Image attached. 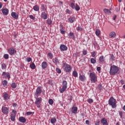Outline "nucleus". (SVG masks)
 I'll use <instances>...</instances> for the list:
<instances>
[{"label": "nucleus", "instance_id": "obj_1", "mask_svg": "<svg viewBox=\"0 0 125 125\" xmlns=\"http://www.w3.org/2000/svg\"><path fill=\"white\" fill-rule=\"evenodd\" d=\"M119 71V67L118 66L113 65L110 66L109 74L111 76H113L114 75H116L117 73Z\"/></svg>", "mask_w": 125, "mask_h": 125}, {"label": "nucleus", "instance_id": "obj_2", "mask_svg": "<svg viewBox=\"0 0 125 125\" xmlns=\"http://www.w3.org/2000/svg\"><path fill=\"white\" fill-rule=\"evenodd\" d=\"M89 78L92 83H97V76L94 72H91L89 73Z\"/></svg>", "mask_w": 125, "mask_h": 125}, {"label": "nucleus", "instance_id": "obj_3", "mask_svg": "<svg viewBox=\"0 0 125 125\" xmlns=\"http://www.w3.org/2000/svg\"><path fill=\"white\" fill-rule=\"evenodd\" d=\"M108 104L110 105L112 108H116L117 105L116 104V99L113 97H111L108 100Z\"/></svg>", "mask_w": 125, "mask_h": 125}, {"label": "nucleus", "instance_id": "obj_4", "mask_svg": "<svg viewBox=\"0 0 125 125\" xmlns=\"http://www.w3.org/2000/svg\"><path fill=\"white\" fill-rule=\"evenodd\" d=\"M62 68L63 69H64L65 72H70V71L72 70V67H71V65L65 62H63L62 64Z\"/></svg>", "mask_w": 125, "mask_h": 125}, {"label": "nucleus", "instance_id": "obj_5", "mask_svg": "<svg viewBox=\"0 0 125 125\" xmlns=\"http://www.w3.org/2000/svg\"><path fill=\"white\" fill-rule=\"evenodd\" d=\"M42 87L39 86L36 89V90L34 93V97H39L41 94H42Z\"/></svg>", "mask_w": 125, "mask_h": 125}, {"label": "nucleus", "instance_id": "obj_6", "mask_svg": "<svg viewBox=\"0 0 125 125\" xmlns=\"http://www.w3.org/2000/svg\"><path fill=\"white\" fill-rule=\"evenodd\" d=\"M36 99V101L35 102V105H36L37 108L41 107V103H42V99L41 97H34Z\"/></svg>", "mask_w": 125, "mask_h": 125}, {"label": "nucleus", "instance_id": "obj_7", "mask_svg": "<svg viewBox=\"0 0 125 125\" xmlns=\"http://www.w3.org/2000/svg\"><path fill=\"white\" fill-rule=\"evenodd\" d=\"M67 81H63L62 82V87L61 89H60V92L61 93H63L65 90L67 89Z\"/></svg>", "mask_w": 125, "mask_h": 125}, {"label": "nucleus", "instance_id": "obj_8", "mask_svg": "<svg viewBox=\"0 0 125 125\" xmlns=\"http://www.w3.org/2000/svg\"><path fill=\"white\" fill-rule=\"evenodd\" d=\"M1 110H2V112L4 115H7L8 114V113L9 112V108H8V107H5V106H2Z\"/></svg>", "mask_w": 125, "mask_h": 125}, {"label": "nucleus", "instance_id": "obj_9", "mask_svg": "<svg viewBox=\"0 0 125 125\" xmlns=\"http://www.w3.org/2000/svg\"><path fill=\"white\" fill-rule=\"evenodd\" d=\"M8 52L10 55H14V54H16V50L13 48H10L8 50Z\"/></svg>", "mask_w": 125, "mask_h": 125}, {"label": "nucleus", "instance_id": "obj_10", "mask_svg": "<svg viewBox=\"0 0 125 125\" xmlns=\"http://www.w3.org/2000/svg\"><path fill=\"white\" fill-rule=\"evenodd\" d=\"M116 36H117V34L114 31L111 32L108 35L109 39H114V38H116Z\"/></svg>", "mask_w": 125, "mask_h": 125}, {"label": "nucleus", "instance_id": "obj_11", "mask_svg": "<svg viewBox=\"0 0 125 125\" xmlns=\"http://www.w3.org/2000/svg\"><path fill=\"white\" fill-rule=\"evenodd\" d=\"M2 76L5 78V79H8V80L10 79V74H9L8 72H3Z\"/></svg>", "mask_w": 125, "mask_h": 125}, {"label": "nucleus", "instance_id": "obj_12", "mask_svg": "<svg viewBox=\"0 0 125 125\" xmlns=\"http://www.w3.org/2000/svg\"><path fill=\"white\" fill-rule=\"evenodd\" d=\"M60 49L61 51H66L68 49V47L64 44H62L60 47Z\"/></svg>", "mask_w": 125, "mask_h": 125}, {"label": "nucleus", "instance_id": "obj_13", "mask_svg": "<svg viewBox=\"0 0 125 125\" xmlns=\"http://www.w3.org/2000/svg\"><path fill=\"white\" fill-rule=\"evenodd\" d=\"M41 18H42L44 20L47 19V14L45 12H43L41 14Z\"/></svg>", "mask_w": 125, "mask_h": 125}, {"label": "nucleus", "instance_id": "obj_14", "mask_svg": "<svg viewBox=\"0 0 125 125\" xmlns=\"http://www.w3.org/2000/svg\"><path fill=\"white\" fill-rule=\"evenodd\" d=\"M72 114H77L78 112V107L76 106H73L71 109Z\"/></svg>", "mask_w": 125, "mask_h": 125}, {"label": "nucleus", "instance_id": "obj_15", "mask_svg": "<svg viewBox=\"0 0 125 125\" xmlns=\"http://www.w3.org/2000/svg\"><path fill=\"white\" fill-rule=\"evenodd\" d=\"M2 12L3 15H8V13L9 12V11L8 10L7 8H4V9H2Z\"/></svg>", "mask_w": 125, "mask_h": 125}, {"label": "nucleus", "instance_id": "obj_16", "mask_svg": "<svg viewBox=\"0 0 125 125\" xmlns=\"http://www.w3.org/2000/svg\"><path fill=\"white\" fill-rule=\"evenodd\" d=\"M2 95L5 100H8V99H9V96L7 94L6 92L3 93Z\"/></svg>", "mask_w": 125, "mask_h": 125}, {"label": "nucleus", "instance_id": "obj_17", "mask_svg": "<svg viewBox=\"0 0 125 125\" xmlns=\"http://www.w3.org/2000/svg\"><path fill=\"white\" fill-rule=\"evenodd\" d=\"M79 79L81 82H84V81L86 80V78L84 75H80L79 76Z\"/></svg>", "mask_w": 125, "mask_h": 125}, {"label": "nucleus", "instance_id": "obj_18", "mask_svg": "<svg viewBox=\"0 0 125 125\" xmlns=\"http://www.w3.org/2000/svg\"><path fill=\"white\" fill-rule=\"evenodd\" d=\"M101 123L103 125H108V122L107 121V119L106 118H103L101 120Z\"/></svg>", "mask_w": 125, "mask_h": 125}, {"label": "nucleus", "instance_id": "obj_19", "mask_svg": "<svg viewBox=\"0 0 125 125\" xmlns=\"http://www.w3.org/2000/svg\"><path fill=\"white\" fill-rule=\"evenodd\" d=\"M11 16L14 18V19H18V14L16 12H13L11 13Z\"/></svg>", "mask_w": 125, "mask_h": 125}, {"label": "nucleus", "instance_id": "obj_20", "mask_svg": "<svg viewBox=\"0 0 125 125\" xmlns=\"http://www.w3.org/2000/svg\"><path fill=\"white\" fill-rule=\"evenodd\" d=\"M19 120L21 123H25V122H26V118H25L24 117H19Z\"/></svg>", "mask_w": 125, "mask_h": 125}, {"label": "nucleus", "instance_id": "obj_21", "mask_svg": "<svg viewBox=\"0 0 125 125\" xmlns=\"http://www.w3.org/2000/svg\"><path fill=\"white\" fill-rule=\"evenodd\" d=\"M42 66L43 69H45L47 67V63L46 62H42Z\"/></svg>", "mask_w": 125, "mask_h": 125}, {"label": "nucleus", "instance_id": "obj_22", "mask_svg": "<svg viewBox=\"0 0 125 125\" xmlns=\"http://www.w3.org/2000/svg\"><path fill=\"white\" fill-rule=\"evenodd\" d=\"M104 13H105V14H108L110 15L112 13L111 12V10H109L108 9H104Z\"/></svg>", "mask_w": 125, "mask_h": 125}, {"label": "nucleus", "instance_id": "obj_23", "mask_svg": "<svg viewBox=\"0 0 125 125\" xmlns=\"http://www.w3.org/2000/svg\"><path fill=\"white\" fill-rule=\"evenodd\" d=\"M75 17H70L68 18V21H69L70 23H73L74 21H75Z\"/></svg>", "mask_w": 125, "mask_h": 125}, {"label": "nucleus", "instance_id": "obj_24", "mask_svg": "<svg viewBox=\"0 0 125 125\" xmlns=\"http://www.w3.org/2000/svg\"><path fill=\"white\" fill-rule=\"evenodd\" d=\"M33 9L35 11H39L40 10V7L38 5H36L33 7Z\"/></svg>", "mask_w": 125, "mask_h": 125}, {"label": "nucleus", "instance_id": "obj_25", "mask_svg": "<svg viewBox=\"0 0 125 125\" xmlns=\"http://www.w3.org/2000/svg\"><path fill=\"white\" fill-rule=\"evenodd\" d=\"M2 84L4 87H6V86L7 85V81L6 80H3L2 82Z\"/></svg>", "mask_w": 125, "mask_h": 125}, {"label": "nucleus", "instance_id": "obj_26", "mask_svg": "<svg viewBox=\"0 0 125 125\" xmlns=\"http://www.w3.org/2000/svg\"><path fill=\"white\" fill-rule=\"evenodd\" d=\"M50 122L52 125H54V124L56 123V118L55 117L52 118L50 120Z\"/></svg>", "mask_w": 125, "mask_h": 125}, {"label": "nucleus", "instance_id": "obj_27", "mask_svg": "<svg viewBox=\"0 0 125 125\" xmlns=\"http://www.w3.org/2000/svg\"><path fill=\"white\" fill-rule=\"evenodd\" d=\"M99 61L101 63H104V57L103 56H101L100 57Z\"/></svg>", "mask_w": 125, "mask_h": 125}, {"label": "nucleus", "instance_id": "obj_28", "mask_svg": "<svg viewBox=\"0 0 125 125\" xmlns=\"http://www.w3.org/2000/svg\"><path fill=\"white\" fill-rule=\"evenodd\" d=\"M16 114H12L11 115V121H12L13 122H14L15 121V116H16Z\"/></svg>", "mask_w": 125, "mask_h": 125}, {"label": "nucleus", "instance_id": "obj_29", "mask_svg": "<svg viewBox=\"0 0 125 125\" xmlns=\"http://www.w3.org/2000/svg\"><path fill=\"white\" fill-rule=\"evenodd\" d=\"M11 87H12V88H16V87H17V84L15 83H12Z\"/></svg>", "mask_w": 125, "mask_h": 125}, {"label": "nucleus", "instance_id": "obj_30", "mask_svg": "<svg viewBox=\"0 0 125 125\" xmlns=\"http://www.w3.org/2000/svg\"><path fill=\"white\" fill-rule=\"evenodd\" d=\"M72 75L74 77L77 78V77H78V72H77V71L74 70L72 73Z\"/></svg>", "mask_w": 125, "mask_h": 125}, {"label": "nucleus", "instance_id": "obj_31", "mask_svg": "<svg viewBox=\"0 0 125 125\" xmlns=\"http://www.w3.org/2000/svg\"><path fill=\"white\" fill-rule=\"evenodd\" d=\"M30 67L31 69H32L33 70H34V69H36V65H35V63H32V64H31L30 65Z\"/></svg>", "mask_w": 125, "mask_h": 125}, {"label": "nucleus", "instance_id": "obj_32", "mask_svg": "<svg viewBox=\"0 0 125 125\" xmlns=\"http://www.w3.org/2000/svg\"><path fill=\"white\" fill-rule=\"evenodd\" d=\"M53 62H54V63H56V64H58L59 63V61H58L57 58H55L53 59Z\"/></svg>", "mask_w": 125, "mask_h": 125}, {"label": "nucleus", "instance_id": "obj_33", "mask_svg": "<svg viewBox=\"0 0 125 125\" xmlns=\"http://www.w3.org/2000/svg\"><path fill=\"white\" fill-rule=\"evenodd\" d=\"M90 62L92 64H95V63H96V60L94 58H91L90 59Z\"/></svg>", "mask_w": 125, "mask_h": 125}, {"label": "nucleus", "instance_id": "obj_34", "mask_svg": "<svg viewBox=\"0 0 125 125\" xmlns=\"http://www.w3.org/2000/svg\"><path fill=\"white\" fill-rule=\"evenodd\" d=\"M1 69L2 70H5V69H6V65L5 63L1 64Z\"/></svg>", "mask_w": 125, "mask_h": 125}, {"label": "nucleus", "instance_id": "obj_35", "mask_svg": "<svg viewBox=\"0 0 125 125\" xmlns=\"http://www.w3.org/2000/svg\"><path fill=\"white\" fill-rule=\"evenodd\" d=\"M69 37H70L71 39H74L75 38V35H74V33L72 32L69 33L68 35Z\"/></svg>", "mask_w": 125, "mask_h": 125}, {"label": "nucleus", "instance_id": "obj_36", "mask_svg": "<svg viewBox=\"0 0 125 125\" xmlns=\"http://www.w3.org/2000/svg\"><path fill=\"white\" fill-rule=\"evenodd\" d=\"M96 36L98 37H99L100 36V30L97 29L95 32Z\"/></svg>", "mask_w": 125, "mask_h": 125}, {"label": "nucleus", "instance_id": "obj_37", "mask_svg": "<svg viewBox=\"0 0 125 125\" xmlns=\"http://www.w3.org/2000/svg\"><path fill=\"white\" fill-rule=\"evenodd\" d=\"M48 58H49L50 59H52L53 57V55H52V54L51 53H49L47 55Z\"/></svg>", "mask_w": 125, "mask_h": 125}, {"label": "nucleus", "instance_id": "obj_38", "mask_svg": "<svg viewBox=\"0 0 125 125\" xmlns=\"http://www.w3.org/2000/svg\"><path fill=\"white\" fill-rule=\"evenodd\" d=\"M41 10H43V11H45V10H46V8H45V6H44V4H42L41 5Z\"/></svg>", "mask_w": 125, "mask_h": 125}, {"label": "nucleus", "instance_id": "obj_39", "mask_svg": "<svg viewBox=\"0 0 125 125\" xmlns=\"http://www.w3.org/2000/svg\"><path fill=\"white\" fill-rule=\"evenodd\" d=\"M47 22L48 25H51V24H52V21L51 20L48 19Z\"/></svg>", "mask_w": 125, "mask_h": 125}, {"label": "nucleus", "instance_id": "obj_40", "mask_svg": "<svg viewBox=\"0 0 125 125\" xmlns=\"http://www.w3.org/2000/svg\"><path fill=\"white\" fill-rule=\"evenodd\" d=\"M48 103L50 105H52V104H53V100L50 99L49 100Z\"/></svg>", "mask_w": 125, "mask_h": 125}, {"label": "nucleus", "instance_id": "obj_41", "mask_svg": "<svg viewBox=\"0 0 125 125\" xmlns=\"http://www.w3.org/2000/svg\"><path fill=\"white\" fill-rule=\"evenodd\" d=\"M3 57L4 59H8L9 58V56L7 54H5L4 55Z\"/></svg>", "mask_w": 125, "mask_h": 125}, {"label": "nucleus", "instance_id": "obj_42", "mask_svg": "<svg viewBox=\"0 0 125 125\" xmlns=\"http://www.w3.org/2000/svg\"><path fill=\"white\" fill-rule=\"evenodd\" d=\"M76 30L77 31H83V28L81 26H78V27L76 28Z\"/></svg>", "mask_w": 125, "mask_h": 125}, {"label": "nucleus", "instance_id": "obj_43", "mask_svg": "<svg viewBox=\"0 0 125 125\" xmlns=\"http://www.w3.org/2000/svg\"><path fill=\"white\" fill-rule=\"evenodd\" d=\"M74 8L76 10V11H79V10H80V6L78 5H76V6H75V7Z\"/></svg>", "mask_w": 125, "mask_h": 125}, {"label": "nucleus", "instance_id": "obj_44", "mask_svg": "<svg viewBox=\"0 0 125 125\" xmlns=\"http://www.w3.org/2000/svg\"><path fill=\"white\" fill-rule=\"evenodd\" d=\"M87 102L88 103H93V100H92V99H88L87 100Z\"/></svg>", "mask_w": 125, "mask_h": 125}, {"label": "nucleus", "instance_id": "obj_45", "mask_svg": "<svg viewBox=\"0 0 125 125\" xmlns=\"http://www.w3.org/2000/svg\"><path fill=\"white\" fill-rule=\"evenodd\" d=\"M70 7H71V8H72V9H74L75 8V4H73V3H70Z\"/></svg>", "mask_w": 125, "mask_h": 125}, {"label": "nucleus", "instance_id": "obj_46", "mask_svg": "<svg viewBox=\"0 0 125 125\" xmlns=\"http://www.w3.org/2000/svg\"><path fill=\"white\" fill-rule=\"evenodd\" d=\"M29 17L30 19H32V20H35V17H34V16H33V15H29Z\"/></svg>", "mask_w": 125, "mask_h": 125}, {"label": "nucleus", "instance_id": "obj_47", "mask_svg": "<svg viewBox=\"0 0 125 125\" xmlns=\"http://www.w3.org/2000/svg\"><path fill=\"white\" fill-rule=\"evenodd\" d=\"M83 55H86V54H87V51L86 50H83Z\"/></svg>", "mask_w": 125, "mask_h": 125}, {"label": "nucleus", "instance_id": "obj_48", "mask_svg": "<svg viewBox=\"0 0 125 125\" xmlns=\"http://www.w3.org/2000/svg\"><path fill=\"white\" fill-rule=\"evenodd\" d=\"M56 71L57 72V73H58L59 74H61V70L60 69H59V68H56Z\"/></svg>", "mask_w": 125, "mask_h": 125}, {"label": "nucleus", "instance_id": "obj_49", "mask_svg": "<svg viewBox=\"0 0 125 125\" xmlns=\"http://www.w3.org/2000/svg\"><path fill=\"white\" fill-rule=\"evenodd\" d=\"M114 59H115V57L114 56V55H110V60H114Z\"/></svg>", "mask_w": 125, "mask_h": 125}, {"label": "nucleus", "instance_id": "obj_50", "mask_svg": "<svg viewBox=\"0 0 125 125\" xmlns=\"http://www.w3.org/2000/svg\"><path fill=\"white\" fill-rule=\"evenodd\" d=\"M91 54H92V57H95V56H96V54H95V51L92 52L91 53Z\"/></svg>", "mask_w": 125, "mask_h": 125}, {"label": "nucleus", "instance_id": "obj_51", "mask_svg": "<svg viewBox=\"0 0 125 125\" xmlns=\"http://www.w3.org/2000/svg\"><path fill=\"white\" fill-rule=\"evenodd\" d=\"M32 114H34V112H30V111L26 112V115H32Z\"/></svg>", "mask_w": 125, "mask_h": 125}, {"label": "nucleus", "instance_id": "obj_52", "mask_svg": "<svg viewBox=\"0 0 125 125\" xmlns=\"http://www.w3.org/2000/svg\"><path fill=\"white\" fill-rule=\"evenodd\" d=\"M27 62H31L32 61V59L31 58H27Z\"/></svg>", "mask_w": 125, "mask_h": 125}, {"label": "nucleus", "instance_id": "obj_53", "mask_svg": "<svg viewBox=\"0 0 125 125\" xmlns=\"http://www.w3.org/2000/svg\"><path fill=\"white\" fill-rule=\"evenodd\" d=\"M97 71H98V72H99L100 71H101V68L100 67V66H99V67H97Z\"/></svg>", "mask_w": 125, "mask_h": 125}, {"label": "nucleus", "instance_id": "obj_54", "mask_svg": "<svg viewBox=\"0 0 125 125\" xmlns=\"http://www.w3.org/2000/svg\"><path fill=\"white\" fill-rule=\"evenodd\" d=\"M120 83H121V84H124V83H125V81L124 80H121L120 81Z\"/></svg>", "mask_w": 125, "mask_h": 125}, {"label": "nucleus", "instance_id": "obj_55", "mask_svg": "<svg viewBox=\"0 0 125 125\" xmlns=\"http://www.w3.org/2000/svg\"><path fill=\"white\" fill-rule=\"evenodd\" d=\"M66 13H68V14H70V11L69 10V9H66L65 11Z\"/></svg>", "mask_w": 125, "mask_h": 125}, {"label": "nucleus", "instance_id": "obj_56", "mask_svg": "<svg viewBox=\"0 0 125 125\" xmlns=\"http://www.w3.org/2000/svg\"><path fill=\"white\" fill-rule=\"evenodd\" d=\"M85 124H86V125H89V121L86 120Z\"/></svg>", "mask_w": 125, "mask_h": 125}, {"label": "nucleus", "instance_id": "obj_57", "mask_svg": "<svg viewBox=\"0 0 125 125\" xmlns=\"http://www.w3.org/2000/svg\"><path fill=\"white\" fill-rule=\"evenodd\" d=\"M60 30V31H62V30H63V25H61Z\"/></svg>", "mask_w": 125, "mask_h": 125}, {"label": "nucleus", "instance_id": "obj_58", "mask_svg": "<svg viewBox=\"0 0 125 125\" xmlns=\"http://www.w3.org/2000/svg\"><path fill=\"white\" fill-rule=\"evenodd\" d=\"M13 113H14L13 115H16V111L15 110H13Z\"/></svg>", "mask_w": 125, "mask_h": 125}, {"label": "nucleus", "instance_id": "obj_59", "mask_svg": "<svg viewBox=\"0 0 125 125\" xmlns=\"http://www.w3.org/2000/svg\"><path fill=\"white\" fill-rule=\"evenodd\" d=\"M61 33H62V34H65V31H64V30H61Z\"/></svg>", "mask_w": 125, "mask_h": 125}, {"label": "nucleus", "instance_id": "obj_60", "mask_svg": "<svg viewBox=\"0 0 125 125\" xmlns=\"http://www.w3.org/2000/svg\"><path fill=\"white\" fill-rule=\"evenodd\" d=\"M95 125H100L99 122H97L95 123Z\"/></svg>", "mask_w": 125, "mask_h": 125}, {"label": "nucleus", "instance_id": "obj_61", "mask_svg": "<svg viewBox=\"0 0 125 125\" xmlns=\"http://www.w3.org/2000/svg\"><path fill=\"white\" fill-rule=\"evenodd\" d=\"M119 115H120V116H121L122 117V116L123 115V112H119Z\"/></svg>", "mask_w": 125, "mask_h": 125}, {"label": "nucleus", "instance_id": "obj_62", "mask_svg": "<svg viewBox=\"0 0 125 125\" xmlns=\"http://www.w3.org/2000/svg\"><path fill=\"white\" fill-rule=\"evenodd\" d=\"M13 107H16V104L13 103Z\"/></svg>", "mask_w": 125, "mask_h": 125}, {"label": "nucleus", "instance_id": "obj_63", "mask_svg": "<svg viewBox=\"0 0 125 125\" xmlns=\"http://www.w3.org/2000/svg\"><path fill=\"white\" fill-rule=\"evenodd\" d=\"M117 18V16H115L114 17H113V20H116V18Z\"/></svg>", "mask_w": 125, "mask_h": 125}, {"label": "nucleus", "instance_id": "obj_64", "mask_svg": "<svg viewBox=\"0 0 125 125\" xmlns=\"http://www.w3.org/2000/svg\"><path fill=\"white\" fill-rule=\"evenodd\" d=\"M123 109L125 111V105L123 106Z\"/></svg>", "mask_w": 125, "mask_h": 125}]
</instances>
